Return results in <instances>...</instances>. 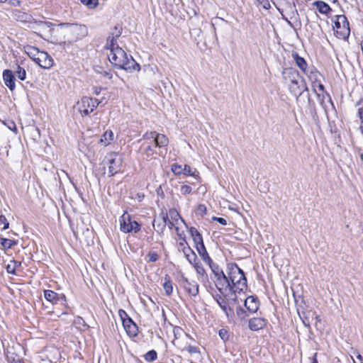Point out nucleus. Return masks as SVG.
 <instances>
[{
    "label": "nucleus",
    "instance_id": "52",
    "mask_svg": "<svg viewBox=\"0 0 363 363\" xmlns=\"http://www.w3.org/2000/svg\"><path fill=\"white\" fill-rule=\"evenodd\" d=\"M237 314L240 318H245L246 316L245 311L240 307L237 308Z\"/></svg>",
    "mask_w": 363,
    "mask_h": 363
},
{
    "label": "nucleus",
    "instance_id": "29",
    "mask_svg": "<svg viewBox=\"0 0 363 363\" xmlns=\"http://www.w3.org/2000/svg\"><path fill=\"white\" fill-rule=\"evenodd\" d=\"M113 140V133L111 130H106L102 135L100 142L105 146L110 144Z\"/></svg>",
    "mask_w": 363,
    "mask_h": 363
},
{
    "label": "nucleus",
    "instance_id": "39",
    "mask_svg": "<svg viewBox=\"0 0 363 363\" xmlns=\"http://www.w3.org/2000/svg\"><path fill=\"white\" fill-rule=\"evenodd\" d=\"M183 168L182 165L173 164L171 169L175 175H180L184 172Z\"/></svg>",
    "mask_w": 363,
    "mask_h": 363
},
{
    "label": "nucleus",
    "instance_id": "46",
    "mask_svg": "<svg viewBox=\"0 0 363 363\" xmlns=\"http://www.w3.org/2000/svg\"><path fill=\"white\" fill-rule=\"evenodd\" d=\"M145 154L146 155L147 157H151L155 154V151L150 145L145 147Z\"/></svg>",
    "mask_w": 363,
    "mask_h": 363
},
{
    "label": "nucleus",
    "instance_id": "47",
    "mask_svg": "<svg viewBox=\"0 0 363 363\" xmlns=\"http://www.w3.org/2000/svg\"><path fill=\"white\" fill-rule=\"evenodd\" d=\"M0 223L4 225L3 230H6L9 227V223L8 222L6 218L4 215L0 216Z\"/></svg>",
    "mask_w": 363,
    "mask_h": 363
},
{
    "label": "nucleus",
    "instance_id": "35",
    "mask_svg": "<svg viewBox=\"0 0 363 363\" xmlns=\"http://www.w3.org/2000/svg\"><path fill=\"white\" fill-rule=\"evenodd\" d=\"M81 3L90 9H93L99 4V0H80Z\"/></svg>",
    "mask_w": 363,
    "mask_h": 363
},
{
    "label": "nucleus",
    "instance_id": "9",
    "mask_svg": "<svg viewBox=\"0 0 363 363\" xmlns=\"http://www.w3.org/2000/svg\"><path fill=\"white\" fill-rule=\"evenodd\" d=\"M215 280V284L220 294H228L230 293H235L236 291L233 289V286L230 282L228 276L225 274L220 275Z\"/></svg>",
    "mask_w": 363,
    "mask_h": 363
},
{
    "label": "nucleus",
    "instance_id": "57",
    "mask_svg": "<svg viewBox=\"0 0 363 363\" xmlns=\"http://www.w3.org/2000/svg\"><path fill=\"white\" fill-rule=\"evenodd\" d=\"M362 103L361 101H359L357 104V106H359V108H358V113H359V114L363 113V105L362 106Z\"/></svg>",
    "mask_w": 363,
    "mask_h": 363
},
{
    "label": "nucleus",
    "instance_id": "12",
    "mask_svg": "<svg viewBox=\"0 0 363 363\" xmlns=\"http://www.w3.org/2000/svg\"><path fill=\"white\" fill-rule=\"evenodd\" d=\"M35 63L43 69H50L53 65V60L48 52L40 51V54L38 55Z\"/></svg>",
    "mask_w": 363,
    "mask_h": 363
},
{
    "label": "nucleus",
    "instance_id": "61",
    "mask_svg": "<svg viewBox=\"0 0 363 363\" xmlns=\"http://www.w3.org/2000/svg\"><path fill=\"white\" fill-rule=\"evenodd\" d=\"M169 213H170V215H172V214L175 213L177 216H179V214H178V213H177V211H176L175 210H174V209H171V210L169 211Z\"/></svg>",
    "mask_w": 363,
    "mask_h": 363
},
{
    "label": "nucleus",
    "instance_id": "14",
    "mask_svg": "<svg viewBox=\"0 0 363 363\" xmlns=\"http://www.w3.org/2000/svg\"><path fill=\"white\" fill-rule=\"evenodd\" d=\"M150 136L154 140L155 147H162L168 145V138L163 134L151 132Z\"/></svg>",
    "mask_w": 363,
    "mask_h": 363
},
{
    "label": "nucleus",
    "instance_id": "24",
    "mask_svg": "<svg viewBox=\"0 0 363 363\" xmlns=\"http://www.w3.org/2000/svg\"><path fill=\"white\" fill-rule=\"evenodd\" d=\"M315 315V312L308 311L307 312H303L302 315H300L302 322L303 325L307 327L310 328V325L311 324V320H313V316Z\"/></svg>",
    "mask_w": 363,
    "mask_h": 363
},
{
    "label": "nucleus",
    "instance_id": "49",
    "mask_svg": "<svg viewBox=\"0 0 363 363\" xmlns=\"http://www.w3.org/2000/svg\"><path fill=\"white\" fill-rule=\"evenodd\" d=\"M193 240H194L195 247L203 243V238H202L201 235H197V237L193 238Z\"/></svg>",
    "mask_w": 363,
    "mask_h": 363
},
{
    "label": "nucleus",
    "instance_id": "37",
    "mask_svg": "<svg viewBox=\"0 0 363 363\" xmlns=\"http://www.w3.org/2000/svg\"><path fill=\"white\" fill-rule=\"evenodd\" d=\"M157 354L155 350H150L145 354V359L147 362H152L157 359Z\"/></svg>",
    "mask_w": 363,
    "mask_h": 363
},
{
    "label": "nucleus",
    "instance_id": "26",
    "mask_svg": "<svg viewBox=\"0 0 363 363\" xmlns=\"http://www.w3.org/2000/svg\"><path fill=\"white\" fill-rule=\"evenodd\" d=\"M45 298L52 303H56L59 300V295L53 291L45 290L44 291Z\"/></svg>",
    "mask_w": 363,
    "mask_h": 363
},
{
    "label": "nucleus",
    "instance_id": "13",
    "mask_svg": "<svg viewBox=\"0 0 363 363\" xmlns=\"http://www.w3.org/2000/svg\"><path fill=\"white\" fill-rule=\"evenodd\" d=\"M290 91L296 97L301 96L305 91L308 90L306 82L302 78V84L299 83V80L291 84L289 86Z\"/></svg>",
    "mask_w": 363,
    "mask_h": 363
},
{
    "label": "nucleus",
    "instance_id": "5",
    "mask_svg": "<svg viewBox=\"0 0 363 363\" xmlns=\"http://www.w3.org/2000/svg\"><path fill=\"white\" fill-rule=\"evenodd\" d=\"M105 160L108 166L109 177H112L121 171L123 162L122 155L115 152H110L106 156Z\"/></svg>",
    "mask_w": 363,
    "mask_h": 363
},
{
    "label": "nucleus",
    "instance_id": "7",
    "mask_svg": "<svg viewBox=\"0 0 363 363\" xmlns=\"http://www.w3.org/2000/svg\"><path fill=\"white\" fill-rule=\"evenodd\" d=\"M59 26L62 28H67V33L72 35L73 40L81 39L88 33L87 28L84 25L63 23Z\"/></svg>",
    "mask_w": 363,
    "mask_h": 363
},
{
    "label": "nucleus",
    "instance_id": "38",
    "mask_svg": "<svg viewBox=\"0 0 363 363\" xmlns=\"http://www.w3.org/2000/svg\"><path fill=\"white\" fill-rule=\"evenodd\" d=\"M192 265L194 267L196 272L199 274H200V275H204L205 274L206 272H205V269H204V268H203V267L201 263H200L199 262H196V261L195 262H194V264Z\"/></svg>",
    "mask_w": 363,
    "mask_h": 363
},
{
    "label": "nucleus",
    "instance_id": "32",
    "mask_svg": "<svg viewBox=\"0 0 363 363\" xmlns=\"http://www.w3.org/2000/svg\"><path fill=\"white\" fill-rule=\"evenodd\" d=\"M0 243L4 248L10 249L16 245L17 242L13 240L1 238H0Z\"/></svg>",
    "mask_w": 363,
    "mask_h": 363
},
{
    "label": "nucleus",
    "instance_id": "33",
    "mask_svg": "<svg viewBox=\"0 0 363 363\" xmlns=\"http://www.w3.org/2000/svg\"><path fill=\"white\" fill-rule=\"evenodd\" d=\"M189 354L195 355L196 359H200L201 354L199 349L195 346H191L190 345H187L184 348Z\"/></svg>",
    "mask_w": 363,
    "mask_h": 363
},
{
    "label": "nucleus",
    "instance_id": "56",
    "mask_svg": "<svg viewBox=\"0 0 363 363\" xmlns=\"http://www.w3.org/2000/svg\"><path fill=\"white\" fill-rule=\"evenodd\" d=\"M118 313L123 321V319H127L128 318H129L127 313L123 310H120Z\"/></svg>",
    "mask_w": 363,
    "mask_h": 363
},
{
    "label": "nucleus",
    "instance_id": "1",
    "mask_svg": "<svg viewBox=\"0 0 363 363\" xmlns=\"http://www.w3.org/2000/svg\"><path fill=\"white\" fill-rule=\"evenodd\" d=\"M104 48L110 50L108 60L115 67L125 69L129 72L140 69V65L136 62L133 57L131 55L128 56L117 43H114L113 39L106 41Z\"/></svg>",
    "mask_w": 363,
    "mask_h": 363
},
{
    "label": "nucleus",
    "instance_id": "19",
    "mask_svg": "<svg viewBox=\"0 0 363 363\" xmlns=\"http://www.w3.org/2000/svg\"><path fill=\"white\" fill-rule=\"evenodd\" d=\"M13 17L18 21L26 23L29 22L31 19V16L19 9H15L13 11Z\"/></svg>",
    "mask_w": 363,
    "mask_h": 363
},
{
    "label": "nucleus",
    "instance_id": "54",
    "mask_svg": "<svg viewBox=\"0 0 363 363\" xmlns=\"http://www.w3.org/2000/svg\"><path fill=\"white\" fill-rule=\"evenodd\" d=\"M189 233L192 238L197 237V235H201L200 233L197 230V229L194 227H191L189 229Z\"/></svg>",
    "mask_w": 363,
    "mask_h": 363
},
{
    "label": "nucleus",
    "instance_id": "48",
    "mask_svg": "<svg viewBox=\"0 0 363 363\" xmlns=\"http://www.w3.org/2000/svg\"><path fill=\"white\" fill-rule=\"evenodd\" d=\"M200 256L202 257V259H203L204 262H206L211 266V264L212 263V259L209 257L207 251Z\"/></svg>",
    "mask_w": 363,
    "mask_h": 363
},
{
    "label": "nucleus",
    "instance_id": "28",
    "mask_svg": "<svg viewBox=\"0 0 363 363\" xmlns=\"http://www.w3.org/2000/svg\"><path fill=\"white\" fill-rule=\"evenodd\" d=\"M26 52L35 62L38 55L40 54V51L35 47L27 46L26 48Z\"/></svg>",
    "mask_w": 363,
    "mask_h": 363
},
{
    "label": "nucleus",
    "instance_id": "58",
    "mask_svg": "<svg viewBox=\"0 0 363 363\" xmlns=\"http://www.w3.org/2000/svg\"><path fill=\"white\" fill-rule=\"evenodd\" d=\"M313 319H315V327H317V326H318V322H320V317H319L318 315H316V313H315V315L313 316Z\"/></svg>",
    "mask_w": 363,
    "mask_h": 363
},
{
    "label": "nucleus",
    "instance_id": "44",
    "mask_svg": "<svg viewBox=\"0 0 363 363\" xmlns=\"http://www.w3.org/2000/svg\"><path fill=\"white\" fill-rule=\"evenodd\" d=\"M149 262H156L158 259V255L156 252L150 251L147 255Z\"/></svg>",
    "mask_w": 363,
    "mask_h": 363
},
{
    "label": "nucleus",
    "instance_id": "60",
    "mask_svg": "<svg viewBox=\"0 0 363 363\" xmlns=\"http://www.w3.org/2000/svg\"><path fill=\"white\" fill-rule=\"evenodd\" d=\"M12 4L13 6H21V1H18V0H14L13 2L12 3Z\"/></svg>",
    "mask_w": 363,
    "mask_h": 363
},
{
    "label": "nucleus",
    "instance_id": "21",
    "mask_svg": "<svg viewBox=\"0 0 363 363\" xmlns=\"http://www.w3.org/2000/svg\"><path fill=\"white\" fill-rule=\"evenodd\" d=\"M292 57L294 60L296 65L301 69L303 72L306 73L307 69V63L304 58L300 57L297 52H293Z\"/></svg>",
    "mask_w": 363,
    "mask_h": 363
},
{
    "label": "nucleus",
    "instance_id": "64",
    "mask_svg": "<svg viewBox=\"0 0 363 363\" xmlns=\"http://www.w3.org/2000/svg\"><path fill=\"white\" fill-rule=\"evenodd\" d=\"M357 358L359 359V362L362 361V359H363V357L360 354H358L357 356Z\"/></svg>",
    "mask_w": 363,
    "mask_h": 363
},
{
    "label": "nucleus",
    "instance_id": "11",
    "mask_svg": "<svg viewBox=\"0 0 363 363\" xmlns=\"http://www.w3.org/2000/svg\"><path fill=\"white\" fill-rule=\"evenodd\" d=\"M179 283L189 294L196 296L199 294V286L196 282L189 281L186 277H182Z\"/></svg>",
    "mask_w": 363,
    "mask_h": 363
},
{
    "label": "nucleus",
    "instance_id": "16",
    "mask_svg": "<svg viewBox=\"0 0 363 363\" xmlns=\"http://www.w3.org/2000/svg\"><path fill=\"white\" fill-rule=\"evenodd\" d=\"M245 306L249 312L255 313L259 308V300L255 296H248L245 301Z\"/></svg>",
    "mask_w": 363,
    "mask_h": 363
},
{
    "label": "nucleus",
    "instance_id": "43",
    "mask_svg": "<svg viewBox=\"0 0 363 363\" xmlns=\"http://www.w3.org/2000/svg\"><path fill=\"white\" fill-rule=\"evenodd\" d=\"M192 191V189L190 186L189 185H182L180 188V192L181 194H182L183 195H187V194H189Z\"/></svg>",
    "mask_w": 363,
    "mask_h": 363
},
{
    "label": "nucleus",
    "instance_id": "34",
    "mask_svg": "<svg viewBox=\"0 0 363 363\" xmlns=\"http://www.w3.org/2000/svg\"><path fill=\"white\" fill-rule=\"evenodd\" d=\"M183 170H184V172L183 174L184 175H190V176H193V177H197L198 176V172L196 171V169H192L191 168L190 166L186 164L184 165V168H183Z\"/></svg>",
    "mask_w": 363,
    "mask_h": 363
},
{
    "label": "nucleus",
    "instance_id": "23",
    "mask_svg": "<svg viewBox=\"0 0 363 363\" xmlns=\"http://www.w3.org/2000/svg\"><path fill=\"white\" fill-rule=\"evenodd\" d=\"M173 332H174V339L172 340V343L174 345H175L178 347H181L179 339L182 336H184V337L186 338L187 335L185 334L184 332L183 331V330L179 327L174 328Z\"/></svg>",
    "mask_w": 363,
    "mask_h": 363
},
{
    "label": "nucleus",
    "instance_id": "63",
    "mask_svg": "<svg viewBox=\"0 0 363 363\" xmlns=\"http://www.w3.org/2000/svg\"><path fill=\"white\" fill-rule=\"evenodd\" d=\"M316 355H317V354H315L314 358H313V360L312 363H318V361L316 359Z\"/></svg>",
    "mask_w": 363,
    "mask_h": 363
},
{
    "label": "nucleus",
    "instance_id": "40",
    "mask_svg": "<svg viewBox=\"0 0 363 363\" xmlns=\"http://www.w3.org/2000/svg\"><path fill=\"white\" fill-rule=\"evenodd\" d=\"M313 91L317 94L318 96H320L321 94L324 92V86L322 84L318 83L317 84L314 83L313 84Z\"/></svg>",
    "mask_w": 363,
    "mask_h": 363
},
{
    "label": "nucleus",
    "instance_id": "10",
    "mask_svg": "<svg viewBox=\"0 0 363 363\" xmlns=\"http://www.w3.org/2000/svg\"><path fill=\"white\" fill-rule=\"evenodd\" d=\"M283 78L289 86L299 80V83L302 84V77L300 76L298 72L292 67L285 68L282 72Z\"/></svg>",
    "mask_w": 363,
    "mask_h": 363
},
{
    "label": "nucleus",
    "instance_id": "53",
    "mask_svg": "<svg viewBox=\"0 0 363 363\" xmlns=\"http://www.w3.org/2000/svg\"><path fill=\"white\" fill-rule=\"evenodd\" d=\"M206 208L205 205L199 204L198 206V208H197L198 213L203 215V214L206 213Z\"/></svg>",
    "mask_w": 363,
    "mask_h": 363
},
{
    "label": "nucleus",
    "instance_id": "59",
    "mask_svg": "<svg viewBox=\"0 0 363 363\" xmlns=\"http://www.w3.org/2000/svg\"><path fill=\"white\" fill-rule=\"evenodd\" d=\"M78 323H79V324H83V325H84V326H86V328H88V327H89L88 325H86V324L85 323L84 320L82 318H80V317H79V318H78Z\"/></svg>",
    "mask_w": 363,
    "mask_h": 363
},
{
    "label": "nucleus",
    "instance_id": "22",
    "mask_svg": "<svg viewBox=\"0 0 363 363\" xmlns=\"http://www.w3.org/2000/svg\"><path fill=\"white\" fill-rule=\"evenodd\" d=\"M182 250H183V252H184L186 258L187 259V260L189 262V263L191 264H193L194 262L197 261L196 255L191 249L190 247H189V246H186V247L184 246Z\"/></svg>",
    "mask_w": 363,
    "mask_h": 363
},
{
    "label": "nucleus",
    "instance_id": "4",
    "mask_svg": "<svg viewBox=\"0 0 363 363\" xmlns=\"http://www.w3.org/2000/svg\"><path fill=\"white\" fill-rule=\"evenodd\" d=\"M334 22L333 30L336 37L345 40L350 33L349 22L344 15H337Z\"/></svg>",
    "mask_w": 363,
    "mask_h": 363
},
{
    "label": "nucleus",
    "instance_id": "51",
    "mask_svg": "<svg viewBox=\"0 0 363 363\" xmlns=\"http://www.w3.org/2000/svg\"><path fill=\"white\" fill-rule=\"evenodd\" d=\"M196 248L200 255H201L202 254H203L204 252H206V247H205L203 243L200 245L196 246Z\"/></svg>",
    "mask_w": 363,
    "mask_h": 363
},
{
    "label": "nucleus",
    "instance_id": "41",
    "mask_svg": "<svg viewBox=\"0 0 363 363\" xmlns=\"http://www.w3.org/2000/svg\"><path fill=\"white\" fill-rule=\"evenodd\" d=\"M218 335L224 341H227L229 338V334L227 330L222 328L219 330Z\"/></svg>",
    "mask_w": 363,
    "mask_h": 363
},
{
    "label": "nucleus",
    "instance_id": "25",
    "mask_svg": "<svg viewBox=\"0 0 363 363\" xmlns=\"http://www.w3.org/2000/svg\"><path fill=\"white\" fill-rule=\"evenodd\" d=\"M313 4L316 6L320 13L323 14H327L331 10L329 5L322 1H316Z\"/></svg>",
    "mask_w": 363,
    "mask_h": 363
},
{
    "label": "nucleus",
    "instance_id": "3",
    "mask_svg": "<svg viewBox=\"0 0 363 363\" xmlns=\"http://www.w3.org/2000/svg\"><path fill=\"white\" fill-rule=\"evenodd\" d=\"M215 298L226 316L228 318H233L234 315L233 307L237 302L236 294H220L217 295Z\"/></svg>",
    "mask_w": 363,
    "mask_h": 363
},
{
    "label": "nucleus",
    "instance_id": "55",
    "mask_svg": "<svg viewBox=\"0 0 363 363\" xmlns=\"http://www.w3.org/2000/svg\"><path fill=\"white\" fill-rule=\"evenodd\" d=\"M213 220H216L217 222H218L220 224H221L223 225H225L227 224V220L223 218L213 217Z\"/></svg>",
    "mask_w": 363,
    "mask_h": 363
},
{
    "label": "nucleus",
    "instance_id": "31",
    "mask_svg": "<svg viewBox=\"0 0 363 363\" xmlns=\"http://www.w3.org/2000/svg\"><path fill=\"white\" fill-rule=\"evenodd\" d=\"M121 35V28H118V26H115L111 35L107 38V40L109 39H113L114 40V43H117V38H118Z\"/></svg>",
    "mask_w": 363,
    "mask_h": 363
},
{
    "label": "nucleus",
    "instance_id": "62",
    "mask_svg": "<svg viewBox=\"0 0 363 363\" xmlns=\"http://www.w3.org/2000/svg\"><path fill=\"white\" fill-rule=\"evenodd\" d=\"M43 24L47 26L48 27H50L52 25V23H50V22H43Z\"/></svg>",
    "mask_w": 363,
    "mask_h": 363
},
{
    "label": "nucleus",
    "instance_id": "20",
    "mask_svg": "<svg viewBox=\"0 0 363 363\" xmlns=\"http://www.w3.org/2000/svg\"><path fill=\"white\" fill-rule=\"evenodd\" d=\"M265 325V321L261 318H254L249 321V328L252 330H259Z\"/></svg>",
    "mask_w": 363,
    "mask_h": 363
},
{
    "label": "nucleus",
    "instance_id": "42",
    "mask_svg": "<svg viewBox=\"0 0 363 363\" xmlns=\"http://www.w3.org/2000/svg\"><path fill=\"white\" fill-rule=\"evenodd\" d=\"M214 275H215V277H216V279L218 278V277H221L220 275L222 274H225L224 272H223V270L220 269L219 267L218 266H216V267H213V266H210Z\"/></svg>",
    "mask_w": 363,
    "mask_h": 363
},
{
    "label": "nucleus",
    "instance_id": "8",
    "mask_svg": "<svg viewBox=\"0 0 363 363\" xmlns=\"http://www.w3.org/2000/svg\"><path fill=\"white\" fill-rule=\"evenodd\" d=\"M99 103L96 99L83 97L80 101L77 102L74 106V111H77L79 113H90L97 107Z\"/></svg>",
    "mask_w": 363,
    "mask_h": 363
},
{
    "label": "nucleus",
    "instance_id": "27",
    "mask_svg": "<svg viewBox=\"0 0 363 363\" xmlns=\"http://www.w3.org/2000/svg\"><path fill=\"white\" fill-rule=\"evenodd\" d=\"M163 288L165 291V294L167 296L172 295V294L173 292V286H172V282L170 279V277L168 275H166L164 277V282L163 284Z\"/></svg>",
    "mask_w": 363,
    "mask_h": 363
},
{
    "label": "nucleus",
    "instance_id": "18",
    "mask_svg": "<svg viewBox=\"0 0 363 363\" xmlns=\"http://www.w3.org/2000/svg\"><path fill=\"white\" fill-rule=\"evenodd\" d=\"M123 325L129 335L135 336L137 335V325L130 318L123 319Z\"/></svg>",
    "mask_w": 363,
    "mask_h": 363
},
{
    "label": "nucleus",
    "instance_id": "15",
    "mask_svg": "<svg viewBox=\"0 0 363 363\" xmlns=\"http://www.w3.org/2000/svg\"><path fill=\"white\" fill-rule=\"evenodd\" d=\"M3 79L7 87L11 91H13L15 89V77L13 74V72L10 69H5L3 72Z\"/></svg>",
    "mask_w": 363,
    "mask_h": 363
},
{
    "label": "nucleus",
    "instance_id": "50",
    "mask_svg": "<svg viewBox=\"0 0 363 363\" xmlns=\"http://www.w3.org/2000/svg\"><path fill=\"white\" fill-rule=\"evenodd\" d=\"M264 9H269L271 6L268 0H258Z\"/></svg>",
    "mask_w": 363,
    "mask_h": 363
},
{
    "label": "nucleus",
    "instance_id": "30",
    "mask_svg": "<svg viewBox=\"0 0 363 363\" xmlns=\"http://www.w3.org/2000/svg\"><path fill=\"white\" fill-rule=\"evenodd\" d=\"M21 265V262L11 260L9 264L6 267V271L9 274H15L16 270Z\"/></svg>",
    "mask_w": 363,
    "mask_h": 363
},
{
    "label": "nucleus",
    "instance_id": "2",
    "mask_svg": "<svg viewBox=\"0 0 363 363\" xmlns=\"http://www.w3.org/2000/svg\"><path fill=\"white\" fill-rule=\"evenodd\" d=\"M228 276L233 289L242 291L247 288V279L243 271L236 264L228 265Z\"/></svg>",
    "mask_w": 363,
    "mask_h": 363
},
{
    "label": "nucleus",
    "instance_id": "17",
    "mask_svg": "<svg viewBox=\"0 0 363 363\" xmlns=\"http://www.w3.org/2000/svg\"><path fill=\"white\" fill-rule=\"evenodd\" d=\"M167 220V214L162 212L157 218L154 219L153 227L155 228V226L157 225L158 230H162L166 226Z\"/></svg>",
    "mask_w": 363,
    "mask_h": 363
},
{
    "label": "nucleus",
    "instance_id": "36",
    "mask_svg": "<svg viewBox=\"0 0 363 363\" xmlns=\"http://www.w3.org/2000/svg\"><path fill=\"white\" fill-rule=\"evenodd\" d=\"M16 74L20 80L23 81L26 79V72L25 69L21 67L20 65H17V69L16 71Z\"/></svg>",
    "mask_w": 363,
    "mask_h": 363
},
{
    "label": "nucleus",
    "instance_id": "45",
    "mask_svg": "<svg viewBox=\"0 0 363 363\" xmlns=\"http://www.w3.org/2000/svg\"><path fill=\"white\" fill-rule=\"evenodd\" d=\"M4 123L11 130L16 131L17 130L16 123L13 121H4Z\"/></svg>",
    "mask_w": 363,
    "mask_h": 363
},
{
    "label": "nucleus",
    "instance_id": "6",
    "mask_svg": "<svg viewBox=\"0 0 363 363\" xmlns=\"http://www.w3.org/2000/svg\"><path fill=\"white\" fill-rule=\"evenodd\" d=\"M120 230L123 233H138L140 230V225L135 220H132L130 215L127 211L119 218Z\"/></svg>",
    "mask_w": 363,
    "mask_h": 363
}]
</instances>
